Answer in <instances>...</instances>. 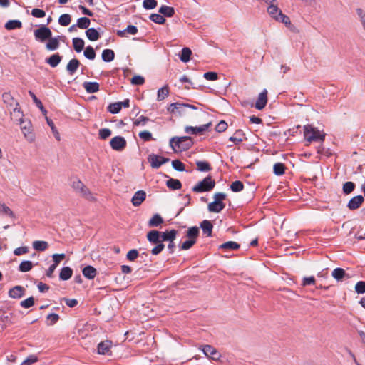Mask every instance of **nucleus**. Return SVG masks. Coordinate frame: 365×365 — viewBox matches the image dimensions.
Wrapping results in <instances>:
<instances>
[{
  "label": "nucleus",
  "instance_id": "c9c22d12",
  "mask_svg": "<svg viewBox=\"0 0 365 365\" xmlns=\"http://www.w3.org/2000/svg\"><path fill=\"white\" fill-rule=\"evenodd\" d=\"M22 27V23L21 21L15 19V20H9L5 24V28L7 30H14L16 29H21Z\"/></svg>",
  "mask_w": 365,
  "mask_h": 365
},
{
  "label": "nucleus",
  "instance_id": "9b49d317",
  "mask_svg": "<svg viewBox=\"0 0 365 365\" xmlns=\"http://www.w3.org/2000/svg\"><path fill=\"white\" fill-rule=\"evenodd\" d=\"M2 99L4 103L9 107H13L15 106L14 108H13V110L14 114H16V111L18 113V115L22 116V114L20 113V111L18 110L19 103L16 101L14 100L13 96L9 93H4L2 94Z\"/></svg>",
  "mask_w": 365,
  "mask_h": 365
},
{
  "label": "nucleus",
  "instance_id": "f03ea898",
  "mask_svg": "<svg viewBox=\"0 0 365 365\" xmlns=\"http://www.w3.org/2000/svg\"><path fill=\"white\" fill-rule=\"evenodd\" d=\"M146 237L149 242L156 245V246L152 249L151 253L153 255L160 254L165 248V245L162 242L161 232L152 230L147 233Z\"/></svg>",
  "mask_w": 365,
  "mask_h": 365
},
{
  "label": "nucleus",
  "instance_id": "473e14b6",
  "mask_svg": "<svg viewBox=\"0 0 365 365\" xmlns=\"http://www.w3.org/2000/svg\"><path fill=\"white\" fill-rule=\"evenodd\" d=\"M32 246L35 250L43 252L48 247V243L43 240H36L33 242Z\"/></svg>",
  "mask_w": 365,
  "mask_h": 365
},
{
  "label": "nucleus",
  "instance_id": "72a5a7b5",
  "mask_svg": "<svg viewBox=\"0 0 365 365\" xmlns=\"http://www.w3.org/2000/svg\"><path fill=\"white\" fill-rule=\"evenodd\" d=\"M240 247V245L234 241H228L226 242L221 245H220L219 248L222 250H238Z\"/></svg>",
  "mask_w": 365,
  "mask_h": 365
},
{
  "label": "nucleus",
  "instance_id": "09e8293b",
  "mask_svg": "<svg viewBox=\"0 0 365 365\" xmlns=\"http://www.w3.org/2000/svg\"><path fill=\"white\" fill-rule=\"evenodd\" d=\"M83 55L88 60H93L96 58V52L91 46H88L85 48Z\"/></svg>",
  "mask_w": 365,
  "mask_h": 365
},
{
  "label": "nucleus",
  "instance_id": "69168bd1",
  "mask_svg": "<svg viewBox=\"0 0 365 365\" xmlns=\"http://www.w3.org/2000/svg\"><path fill=\"white\" fill-rule=\"evenodd\" d=\"M195 243L196 240L188 239L180 245V250H187L190 249Z\"/></svg>",
  "mask_w": 365,
  "mask_h": 365
},
{
  "label": "nucleus",
  "instance_id": "ddd939ff",
  "mask_svg": "<svg viewBox=\"0 0 365 365\" xmlns=\"http://www.w3.org/2000/svg\"><path fill=\"white\" fill-rule=\"evenodd\" d=\"M204 354L214 361H217L221 356L220 354L211 345H205L202 348Z\"/></svg>",
  "mask_w": 365,
  "mask_h": 365
},
{
  "label": "nucleus",
  "instance_id": "a878e982",
  "mask_svg": "<svg viewBox=\"0 0 365 365\" xmlns=\"http://www.w3.org/2000/svg\"><path fill=\"white\" fill-rule=\"evenodd\" d=\"M82 273L88 279H93L95 278L97 271L93 266L87 265L83 269Z\"/></svg>",
  "mask_w": 365,
  "mask_h": 365
},
{
  "label": "nucleus",
  "instance_id": "6ab92c4d",
  "mask_svg": "<svg viewBox=\"0 0 365 365\" xmlns=\"http://www.w3.org/2000/svg\"><path fill=\"white\" fill-rule=\"evenodd\" d=\"M112 346V341L109 340H106L100 342L98 344L97 349L98 353L101 355L107 354Z\"/></svg>",
  "mask_w": 365,
  "mask_h": 365
},
{
  "label": "nucleus",
  "instance_id": "2f4dec72",
  "mask_svg": "<svg viewBox=\"0 0 365 365\" xmlns=\"http://www.w3.org/2000/svg\"><path fill=\"white\" fill-rule=\"evenodd\" d=\"M72 43L73 49L76 52L80 53L82 51L85 45L84 41L82 38L78 37L73 38L72 40Z\"/></svg>",
  "mask_w": 365,
  "mask_h": 365
},
{
  "label": "nucleus",
  "instance_id": "4c0bfd02",
  "mask_svg": "<svg viewBox=\"0 0 365 365\" xmlns=\"http://www.w3.org/2000/svg\"><path fill=\"white\" fill-rule=\"evenodd\" d=\"M163 222V217L159 214H155L148 222V226L150 227H158Z\"/></svg>",
  "mask_w": 365,
  "mask_h": 365
},
{
  "label": "nucleus",
  "instance_id": "13d9d810",
  "mask_svg": "<svg viewBox=\"0 0 365 365\" xmlns=\"http://www.w3.org/2000/svg\"><path fill=\"white\" fill-rule=\"evenodd\" d=\"M148 121H150V119L148 117L140 115L133 121V125L135 126H144Z\"/></svg>",
  "mask_w": 365,
  "mask_h": 365
},
{
  "label": "nucleus",
  "instance_id": "20e7f679",
  "mask_svg": "<svg viewBox=\"0 0 365 365\" xmlns=\"http://www.w3.org/2000/svg\"><path fill=\"white\" fill-rule=\"evenodd\" d=\"M215 186V181L212 180L210 175H208L193 186L192 190L196 193L210 192L213 190Z\"/></svg>",
  "mask_w": 365,
  "mask_h": 365
},
{
  "label": "nucleus",
  "instance_id": "a19ab883",
  "mask_svg": "<svg viewBox=\"0 0 365 365\" xmlns=\"http://www.w3.org/2000/svg\"><path fill=\"white\" fill-rule=\"evenodd\" d=\"M91 24V20L88 17H81L78 19L76 25L81 29H88Z\"/></svg>",
  "mask_w": 365,
  "mask_h": 365
},
{
  "label": "nucleus",
  "instance_id": "37998d69",
  "mask_svg": "<svg viewBox=\"0 0 365 365\" xmlns=\"http://www.w3.org/2000/svg\"><path fill=\"white\" fill-rule=\"evenodd\" d=\"M33 267V263L31 261L25 260L21 262L19 266V270L21 272H26L30 271Z\"/></svg>",
  "mask_w": 365,
  "mask_h": 365
},
{
  "label": "nucleus",
  "instance_id": "f3484780",
  "mask_svg": "<svg viewBox=\"0 0 365 365\" xmlns=\"http://www.w3.org/2000/svg\"><path fill=\"white\" fill-rule=\"evenodd\" d=\"M146 192L144 190L137 191L131 199V202L133 206H140L142 202L145 200Z\"/></svg>",
  "mask_w": 365,
  "mask_h": 365
},
{
  "label": "nucleus",
  "instance_id": "6e6d98bb",
  "mask_svg": "<svg viewBox=\"0 0 365 365\" xmlns=\"http://www.w3.org/2000/svg\"><path fill=\"white\" fill-rule=\"evenodd\" d=\"M0 212H3L4 214H5L12 218L15 217V215L13 212V211L8 206H6L4 203H1V202H0Z\"/></svg>",
  "mask_w": 365,
  "mask_h": 365
},
{
  "label": "nucleus",
  "instance_id": "680f3d73",
  "mask_svg": "<svg viewBox=\"0 0 365 365\" xmlns=\"http://www.w3.org/2000/svg\"><path fill=\"white\" fill-rule=\"evenodd\" d=\"M46 121H47L48 125L51 127V128L52 130V133H53L55 138L59 141L60 140V134L58 132L56 128L55 127L54 123L53 122L52 120H51L48 118H46Z\"/></svg>",
  "mask_w": 365,
  "mask_h": 365
},
{
  "label": "nucleus",
  "instance_id": "052dcab7",
  "mask_svg": "<svg viewBox=\"0 0 365 365\" xmlns=\"http://www.w3.org/2000/svg\"><path fill=\"white\" fill-rule=\"evenodd\" d=\"M35 299L33 297H30L21 302L20 305L24 308H30L34 305Z\"/></svg>",
  "mask_w": 365,
  "mask_h": 365
},
{
  "label": "nucleus",
  "instance_id": "aec40b11",
  "mask_svg": "<svg viewBox=\"0 0 365 365\" xmlns=\"http://www.w3.org/2000/svg\"><path fill=\"white\" fill-rule=\"evenodd\" d=\"M63 56L58 53H54L45 59V62L51 67L56 68L62 61Z\"/></svg>",
  "mask_w": 365,
  "mask_h": 365
},
{
  "label": "nucleus",
  "instance_id": "ea45409f",
  "mask_svg": "<svg viewBox=\"0 0 365 365\" xmlns=\"http://www.w3.org/2000/svg\"><path fill=\"white\" fill-rule=\"evenodd\" d=\"M169 88L168 85L159 88L157 94V100L160 101L165 99L169 95Z\"/></svg>",
  "mask_w": 365,
  "mask_h": 365
},
{
  "label": "nucleus",
  "instance_id": "39448f33",
  "mask_svg": "<svg viewBox=\"0 0 365 365\" xmlns=\"http://www.w3.org/2000/svg\"><path fill=\"white\" fill-rule=\"evenodd\" d=\"M227 195L223 192H217L214 195V201L208 205L207 209L210 212L219 213L225 207V204L223 200H225Z\"/></svg>",
  "mask_w": 365,
  "mask_h": 365
},
{
  "label": "nucleus",
  "instance_id": "0e129e2a",
  "mask_svg": "<svg viewBox=\"0 0 365 365\" xmlns=\"http://www.w3.org/2000/svg\"><path fill=\"white\" fill-rule=\"evenodd\" d=\"M158 5V1L156 0H144L143 2V6L145 9H155Z\"/></svg>",
  "mask_w": 365,
  "mask_h": 365
},
{
  "label": "nucleus",
  "instance_id": "a211bd4d",
  "mask_svg": "<svg viewBox=\"0 0 365 365\" xmlns=\"http://www.w3.org/2000/svg\"><path fill=\"white\" fill-rule=\"evenodd\" d=\"M61 38V36H57L56 37H51L48 42L46 44V48L48 51H56L57 50L60 46V38Z\"/></svg>",
  "mask_w": 365,
  "mask_h": 365
},
{
  "label": "nucleus",
  "instance_id": "f704fd0d",
  "mask_svg": "<svg viewBox=\"0 0 365 365\" xmlns=\"http://www.w3.org/2000/svg\"><path fill=\"white\" fill-rule=\"evenodd\" d=\"M192 55V51L187 48L185 47L181 50V53L180 55V59L183 63H187L190 61Z\"/></svg>",
  "mask_w": 365,
  "mask_h": 365
},
{
  "label": "nucleus",
  "instance_id": "de8ad7c7",
  "mask_svg": "<svg viewBox=\"0 0 365 365\" xmlns=\"http://www.w3.org/2000/svg\"><path fill=\"white\" fill-rule=\"evenodd\" d=\"M29 95L33 99V101L36 104V106L43 113H46V110H45L42 102L36 97V96L31 91H29Z\"/></svg>",
  "mask_w": 365,
  "mask_h": 365
},
{
  "label": "nucleus",
  "instance_id": "7ed1b4c3",
  "mask_svg": "<svg viewBox=\"0 0 365 365\" xmlns=\"http://www.w3.org/2000/svg\"><path fill=\"white\" fill-rule=\"evenodd\" d=\"M304 136L309 142H323L325 139V133H321L319 129L312 125L304 126Z\"/></svg>",
  "mask_w": 365,
  "mask_h": 365
},
{
  "label": "nucleus",
  "instance_id": "f8f14e48",
  "mask_svg": "<svg viewBox=\"0 0 365 365\" xmlns=\"http://www.w3.org/2000/svg\"><path fill=\"white\" fill-rule=\"evenodd\" d=\"M211 125L212 123L210 122L207 124H204L200 126H186L185 128V131L187 133H191L192 135L200 134L206 131Z\"/></svg>",
  "mask_w": 365,
  "mask_h": 365
},
{
  "label": "nucleus",
  "instance_id": "603ef678",
  "mask_svg": "<svg viewBox=\"0 0 365 365\" xmlns=\"http://www.w3.org/2000/svg\"><path fill=\"white\" fill-rule=\"evenodd\" d=\"M108 111L113 114H117L121 110L119 102L110 103L107 108Z\"/></svg>",
  "mask_w": 365,
  "mask_h": 365
},
{
  "label": "nucleus",
  "instance_id": "1a4fd4ad",
  "mask_svg": "<svg viewBox=\"0 0 365 365\" xmlns=\"http://www.w3.org/2000/svg\"><path fill=\"white\" fill-rule=\"evenodd\" d=\"M110 145L114 150L122 151L126 148L127 141L124 137L120 135L115 136L110 140Z\"/></svg>",
  "mask_w": 365,
  "mask_h": 365
},
{
  "label": "nucleus",
  "instance_id": "412c9836",
  "mask_svg": "<svg viewBox=\"0 0 365 365\" xmlns=\"http://www.w3.org/2000/svg\"><path fill=\"white\" fill-rule=\"evenodd\" d=\"M83 87L88 93H94L99 91L100 85L97 82L85 81Z\"/></svg>",
  "mask_w": 365,
  "mask_h": 365
},
{
  "label": "nucleus",
  "instance_id": "393cba45",
  "mask_svg": "<svg viewBox=\"0 0 365 365\" xmlns=\"http://www.w3.org/2000/svg\"><path fill=\"white\" fill-rule=\"evenodd\" d=\"M200 227L202 230V232L207 236H212L213 225L210 220H204L201 222Z\"/></svg>",
  "mask_w": 365,
  "mask_h": 365
},
{
  "label": "nucleus",
  "instance_id": "6e6552de",
  "mask_svg": "<svg viewBox=\"0 0 365 365\" xmlns=\"http://www.w3.org/2000/svg\"><path fill=\"white\" fill-rule=\"evenodd\" d=\"M21 129L25 136L29 142H33L35 139V136L32 133V125L30 120H24L21 118H19Z\"/></svg>",
  "mask_w": 365,
  "mask_h": 365
},
{
  "label": "nucleus",
  "instance_id": "338daca9",
  "mask_svg": "<svg viewBox=\"0 0 365 365\" xmlns=\"http://www.w3.org/2000/svg\"><path fill=\"white\" fill-rule=\"evenodd\" d=\"M316 282L315 277L314 276L305 277L302 279V285L303 287L314 285Z\"/></svg>",
  "mask_w": 365,
  "mask_h": 365
},
{
  "label": "nucleus",
  "instance_id": "5fc2aeb1",
  "mask_svg": "<svg viewBox=\"0 0 365 365\" xmlns=\"http://www.w3.org/2000/svg\"><path fill=\"white\" fill-rule=\"evenodd\" d=\"M59 319V315L56 313L49 314L46 317V324L48 326L55 324Z\"/></svg>",
  "mask_w": 365,
  "mask_h": 365
},
{
  "label": "nucleus",
  "instance_id": "c756f323",
  "mask_svg": "<svg viewBox=\"0 0 365 365\" xmlns=\"http://www.w3.org/2000/svg\"><path fill=\"white\" fill-rule=\"evenodd\" d=\"M158 12L165 17H172L175 14L173 7L163 5L160 7Z\"/></svg>",
  "mask_w": 365,
  "mask_h": 365
},
{
  "label": "nucleus",
  "instance_id": "774afa93",
  "mask_svg": "<svg viewBox=\"0 0 365 365\" xmlns=\"http://www.w3.org/2000/svg\"><path fill=\"white\" fill-rule=\"evenodd\" d=\"M355 292L357 294H364L365 293V282L359 281L355 285Z\"/></svg>",
  "mask_w": 365,
  "mask_h": 365
},
{
  "label": "nucleus",
  "instance_id": "9d476101",
  "mask_svg": "<svg viewBox=\"0 0 365 365\" xmlns=\"http://www.w3.org/2000/svg\"><path fill=\"white\" fill-rule=\"evenodd\" d=\"M148 160L153 168H159L162 165L168 163L170 160L163 156H159L155 154H150L148 157Z\"/></svg>",
  "mask_w": 365,
  "mask_h": 365
},
{
  "label": "nucleus",
  "instance_id": "7c9ffc66",
  "mask_svg": "<svg viewBox=\"0 0 365 365\" xmlns=\"http://www.w3.org/2000/svg\"><path fill=\"white\" fill-rule=\"evenodd\" d=\"M200 230L197 226H193L190 228L186 232V237L190 240H193L197 241V238L199 236Z\"/></svg>",
  "mask_w": 365,
  "mask_h": 365
},
{
  "label": "nucleus",
  "instance_id": "cd10ccee",
  "mask_svg": "<svg viewBox=\"0 0 365 365\" xmlns=\"http://www.w3.org/2000/svg\"><path fill=\"white\" fill-rule=\"evenodd\" d=\"M86 35L91 41H97L101 37L99 32L95 28H88L86 31Z\"/></svg>",
  "mask_w": 365,
  "mask_h": 365
},
{
  "label": "nucleus",
  "instance_id": "dca6fc26",
  "mask_svg": "<svg viewBox=\"0 0 365 365\" xmlns=\"http://www.w3.org/2000/svg\"><path fill=\"white\" fill-rule=\"evenodd\" d=\"M25 288L20 285H16L9 291V296L13 299H20L25 294Z\"/></svg>",
  "mask_w": 365,
  "mask_h": 365
},
{
  "label": "nucleus",
  "instance_id": "4be33fe9",
  "mask_svg": "<svg viewBox=\"0 0 365 365\" xmlns=\"http://www.w3.org/2000/svg\"><path fill=\"white\" fill-rule=\"evenodd\" d=\"M331 276L337 281L341 282L345 277L349 278V275L346 273L342 268L337 267L332 271Z\"/></svg>",
  "mask_w": 365,
  "mask_h": 365
},
{
  "label": "nucleus",
  "instance_id": "0eeeda50",
  "mask_svg": "<svg viewBox=\"0 0 365 365\" xmlns=\"http://www.w3.org/2000/svg\"><path fill=\"white\" fill-rule=\"evenodd\" d=\"M34 36L36 41L43 43L52 36L51 30L46 25H41L34 31Z\"/></svg>",
  "mask_w": 365,
  "mask_h": 365
},
{
  "label": "nucleus",
  "instance_id": "864d4df0",
  "mask_svg": "<svg viewBox=\"0 0 365 365\" xmlns=\"http://www.w3.org/2000/svg\"><path fill=\"white\" fill-rule=\"evenodd\" d=\"M356 13L363 29H365V11L359 7L356 9Z\"/></svg>",
  "mask_w": 365,
  "mask_h": 365
},
{
  "label": "nucleus",
  "instance_id": "3c124183",
  "mask_svg": "<svg viewBox=\"0 0 365 365\" xmlns=\"http://www.w3.org/2000/svg\"><path fill=\"white\" fill-rule=\"evenodd\" d=\"M71 21V16L68 14H64L60 16L58 19V24L63 26H66L70 24Z\"/></svg>",
  "mask_w": 365,
  "mask_h": 365
},
{
  "label": "nucleus",
  "instance_id": "8fccbe9b",
  "mask_svg": "<svg viewBox=\"0 0 365 365\" xmlns=\"http://www.w3.org/2000/svg\"><path fill=\"white\" fill-rule=\"evenodd\" d=\"M244 189V184L240 180H235L230 185V190L234 192H238Z\"/></svg>",
  "mask_w": 365,
  "mask_h": 365
},
{
  "label": "nucleus",
  "instance_id": "5701e85b",
  "mask_svg": "<svg viewBox=\"0 0 365 365\" xmlns=\"http://www.w3.org/2000/svg\"><path fill=\"white\" fill-rule=\"evenodd\" d=\"M177 234L178 231L174 229L170 230H166L165 232H161L162 242L166 241H174L176 238Z\"/></svg>",
  "mask_w": 365,
  "mask_h": 365
},
{
  "label": "nucleus",
  "instance_id": "4d7b16f0",
  "mask_svg": "<svg viewBox=\"0 0 365 365\" xmlns=\"http://www.w3.org/2000/svg\"><path fill=\"white\" fill-rule=\"evenodd\" d=\"M172 166L173 169L177 171H184L185 170V165L180 160H173L172 161Z\"/></svg>",
  "mask_w": 365,
  "mask_h": 365
},
{
  "label": "nucleus",
  "instance_id": "e433bc0d",
  "mask_svg": "<svg viewBox=\"0 0 365 365\" xmlns=\"http://www.w3.org/2000/svg\"><path fill=\"white\" fill-rule=\"evenodd\" d=\"M101 56L103 61L110 62L115 58V53L111 49H104Z\"/></svg>",
  "mask_w": 365,
  "mask_h": 365
},
{
  "label": "nucleus",
  "instance_id": "c03bdc74",
  "mask_svg": "<svg viewBox=\"0 0 365 365\" xmlns=\"http://www.w3.org/2000/svg\"><path fill=\"white\" fill-rule=\"evenodd\" d=\"M285 165L282 163H277L273 166V172L276 175H282L285 172Z\"/></svg>",
  "mask_w": 365,
  "mask_h": 365
},
{
  "label": "nucleus",
  "instance_id": "a18cd8bd",
  "mask_svg": "<svg viewBox=\"0 0 365 365\" xmlns=\"http://www.w3.org/2000/svg\"><path fill=\"white\" fill-rule=\"evenodd\" d=\"M149 19L158 24H163L165 22V19L161 14H152Z\"/></svg>",
  "mask_w": 365,
  "mask_h": 365
},
{
  "label": "nucleus",
  "instance_id": "49530a36",
  "mask_svg": "<svg viewBox=\"0 0 365 365\" xmlns=\"http://www.w3.org/2000/svg\"><path fill=\"white\" fill-rule=\"evenodd\" d=\"M242 135H244V133L242 130H237L234 136H231L229 138L230 141H232L235 143V144H239L242 142L243 139L241 138Z\"/></svg>",
  "mask_w": 365,
  "mask_h": 365
},
{
  "label": "nucleus",
  "instance_id": "bb28decb",
  "mask_svg": "<svg viewBox=\"0 0 365 365\" xmlns=\"http://www.w3.org/2000/svg\"><path fill=\"white\" fill-rule=\"evenodd\" d=\"M167 187L171 190H178L182 188V182L174 178H169L166 181Z\"/></svg>",
  "mask_w": 365,
  "mask_h": 365
},
{
  "label": "nucleus",
  "instance_id": "c85d7f7f",
  "mask_svg": "<svg viewBox=\"0 0 365 365\" xmlns=\"http://www.w3.org/2000/svg\"><path fill=\"white\" fill-rule=\"evenodd\" d=\"M73 274V269L69 267H63L59 274L60 279L63 281L68 280Z\"/></svg>",
  "mask_w": 365,
  "mask_h": 365
},
{
  "label": "nucleus",
  "instance_id": "f257e3e1",
  "mask_svg": "<svg viewBox=\"0 0 365 365\" xmlns=\"http://www.w3.org/2000/svg\"><path fill=\"white\" fill-rule=\"evenodd\" d=\"M194 142L190 136L173 137L170 140V145L173 150L176 153L178 148L180 150H187L192 147Z\"/></svg>",
  "mask_w": 365,
  "mask_h": 365
},
{
  "label": "nucleus",
  "instance_id": "e2e57ef3",
  "mask_svg": "<svg viewBox=\"0 0 365 365\" xmlns=\"http://www.w3.org/2000/svg\"><path fill=\"white\" fill-rule=\"evenodd\" d=\"M138 257L139 252L135 249L130 250L126 255L127 259L131 262L135 261Z\"/></svg>",
  "mask_w": 365,
  "mask_h": 365
},
{
  "label": "nucleus",
  "instance_id": "b1692460",
  "mask_svg": "<svg viewBox=\"0 0 365 365\" xmlns=\"http://www.w3.org/2000/svg\"><path fill=\"white\" fill-rule=\"evenodd\" d=\"M81 65L80 61L77 58H73L69 61L66 66V71L70 75H73Z\"/></svg>",
  "mask_w": 365,
  "mask_h": 365
},
{
  "label": "nucleus",
  "instance_id": "2eb2a0df",
  "mask_svg": "<svg viewBox=\"0 0 365 365\" xmlns=\"http://www.w3.org/2000/svg\"><path fill=\"white\" fill-rule=\"evenodd\" d=\"M364 201V198L362 195H356L352 197L347 204V207L350 210H355L360 207V206L363 204Z\"/></svg>",
  "mask_w": 365,
  "mask_h": 365
},
{
  "label": "nucleus",
  "instance_id": "4468645a",
  "mask_svg": "<svg viewBox=\"0 0 365 365\" xmlns=\"http://www.w3.org/2000/svg\"><path fill=\"white\" fill-rule=\"evenodd\" d=\"M267 103V91L264 89L259 94L255 104L256 109L262 110Z\"/></svg>",
  "mask_w": 365,
  "mask_h": 365
},
{
  "label": "nucleus",
  "instance_id": "58836bf2",
  "mask_svg": "<svg viewBox=\"0 0 365 365\" xmlns=\"http://www.w3.org/2000/svg\"><path fill=\"white\" fill-rule=\"evenodd\" d=\"M196 165H197V170H199L200 172H208L212 170V167H211L210 164L207 161H201V160L197 161Z\"/></svg>",
  "mask_w": 365,
  "mask_h": 365
},
{
  "label": "nucleus",
  "instance_id": "79ce46f5",
  "mask_svg": "<svg viewBox=\"0 0 365 365\" xmlns=\"http://www.w3.org/2000/svg\"><path fill=\"white\" fill-rule=\"evenodd\" d=\"M355 187L356 185L354 182L348 181L343 185L342 190L344 195H349L354 190Z\"/></svg>",
  "mask_w": 365,
  "mask_h": 365
},
{
  "label": "nucleus",
  "instance_id": "423d86ee",
  "mask_svg": "<svg viewBox=\"0 0 365 365\" xmlns=\"http://www.w3.org/2000/svg\"><path fill=\"white\" fill-rule=\"evenodd\" d=\"M267 13L269 16L279 22L283 24H289V18L284 14L282 11L279 9L277 5L274 3H269V6L267 7Z\"/></svg>",
  "mask_w": 365,
  "mask_h": 365
},
{
  "label": "nucleus",
  "instance_id": "bf43d9fd",
  "mask_svg": "<svg viewBox=\"0 0 365 365\" xmlns=\"http://www.w3.org/2000/svg\"><path fill=\"white\" fill-rule=\"evenodd\" d=\"M185 103L179 102V106H176L175 116L181 117L185 114Z\"/></svg>",
  "mask_w": 365,
  "mask_h": 365
}]
</instances>
